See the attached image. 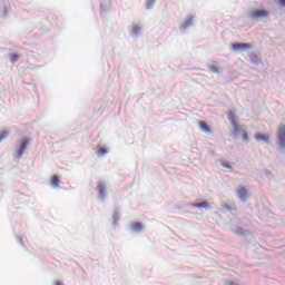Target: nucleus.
<instances>
[{"label":"nucleus","instance_id":"1","mask_svg":"<svg viewBox=\"0 0 285 285\" xmlns=\"http://www.w3.org/2000/svg\"><path fill=\"white\" fill-rule=\"evenodd\" d=\"M28 144H30V139L23 138L21 144H20V148L16 154V157L18 159H21V157H23V153H26V150H28Z\"/></svg>","mask_w":285,"mask_h":285},{"label":"nucleus","instance_id":"19","mask_svg":"<svg viewBox=\"0 0 285 285\" xmlns=\"http://www.w3.org/2000/svg\"><path fill=\"white\" fill-rule=\"evenodd\" d=\"M55 285H63V284H61V282L57 281V282L55 283Z\"/></svg>","mask_w":285,"mask_h":285},{"label":"nucleus","instance_id":"7","mask_svg":"<svg viewBox=\"0 0 285 285\" xmlns=\"http://www.w3.org/2000/svg\"><path fill=\"white\" fill-rule=\"evenodd\" d=\"M256 141H265V144H268L271 139L268 138V134H256L255 135Z\"/></svg>","mask_w":285,"mask_h":285},{"label":"nucleus","instance_id":"9","mask_svg":"<svg viewBox=\"0 0 285 285\" xmlns=\"http://www.w3.org/2000/svg\"><path fill=\"white\" fill-rule=\"evenodd\" d=\"M50 184L53 188H59V184H61V181L59 180V176L53 175L51 177Z\"/></svg>","mask_w":285,"mask_h":285},{"label":"nucleus","instance_id":"4","mask_svg":"<svg viewBox=\"0 0 285 285\" xmlns=\"http://www.w3.org/2000/svg\"><path fill=\"white\" fill-rule=\"evenodd\" d=\"M265 17H268V11L266 10H256L252 13V19H264Z\"/></svg>","mask_w":285,"mask_h":285},{"label":"nucleus","instance_id":"16","mask_svg":"<svg viewBox=\"0 0 285 285\" xmlns=\"http://www.w3.org/2000/svg\"><path fill=\"white\" fill-rule=\"evenodd\" d=\"M223 168H227L228 170H233V166L227 163H222Z\"/></svg>","mask_w":285,"mask_h":285},{"label":"nucleus","instance_id":"15","mask_svg":"<svg viewBox=\"0 0 285 285\" xmlns=\"http://www.w3.org/2000/svg\"><path fill=\"white\" fill-rule=\"evenodd\" d=\"M6 137H8V131L2 130V131L0 132V142L3 141V139H6Z\"/></svg>","mask_w":285,"mask_h":285},{"label":"nucleus","instance_id":"5","mask_svg":"<svg viewBox=\"0 0 285 285\" xmlns=\"http://www.w3.org/2000/svg\"><path fill=\"white\" fill-rule=\"evenodd\" d=\"M237 195H238L239 199H242L244 202L248 197V190H246V187H239L237 189Z\"/></svg>","mask_w":285,"mask_h":285},{"label":"nucleus","instance_id":"11","mask_svg":"<svg viewBox=\"0 0 285 285\" xmlns=\"http://www.w3.org/2000/svg\"><path fill=\"white\" fill-rule=\"evenodd\" d=\"M208 203L204 202V203H198V204H191L193 208H208Z\"/></svg>","mask_w":285,"mask_h":285},{"label":"nucleus","instance_id":"17","mask_svg":"<svg viewBox=\"0 0 285 285\" xmlns=\"http://www.w3.org/2000/svg\"><path fill=\"white\" fill-rule=\"evenodd\" d=\"M242 132L244 141H248V132H246L245 130H242Z\"/></svg>","mask_w":285,"mask_h":285},{"label":"nucleus","instance_id":"13","mask_svg":"<svg viewBox=\"0 0 285 285\" xmlns=\"http://www.w3.org/2000/svg\"><path fill=\"white\" fill-rule=\"evenodd\" d=\"M132 228H134V230H136L137 233H139L140 230H142L144 225H142L141 223H135V224L132 225Z\"/></svg>","mask_w":285,"mask_h":285},{"label":"nucleus","instance_id":"12","mask_svg":"<svg viewBox=\"0 0 285 285\" xmlns=\"http://www.w3.org/2000/svg\"><path fill=\"white\" fill-rule=\"evenodd\" d=\"M97 154H98L100 157H104V155H108V149L105 148V147H99Z\"/></svg>","mask_w":285,"mask_h":285},{"label":"nucleus","instance_id":"6","mask_svg":"<svg viewBox=\"0 0 285 285\" xmlns=\"http://www.w3.org/2000/svg\"><path fill=\"white\" fill-rule=\"evenodd\" d=\"M233 50H250L249 43H234L232 46Z\"/></svg>","mask_w":285,"mask_h":285},{"label":"nucleus","instance_id":"14","mask_svg":"<svg viewBox=\"0 0 285 285\" xmlns=\"http://www.w3.org/2000/svg\"><path fill=\"white\" fill-rule=\"evenodd\" d=\"M9 59L12 61V63H16V61H19V56H17V53H11Z\"/></svg>","mask_w":285,"mask_h":285},{"label":"nucleus","instance_id":"8","mask_svg":"<svg viewBox=\"0 0 285 285\" xmlns=\"http://www.w3.org/2000/svg\"><path fill=\"white\" fill-rule=\"evenodd\" d=\"M98 191L100 199H104V197H106V185L101 181L98 183Z\"/></svg>","mask_w":285,"mask_h":285},{"label":"nucleus","instance_id":"10","mask_svg":"<svg viewBox=\"0 0 285 285\" xmlns=\"http://www.w3.org/2000/svg\"><path fill=\"white\" fill-rule=\"evenodd\" d=\"M199 128L204 130V132H210V127L206 124V121H199Z\"/></svg>","mask_w":285,"mask_h":285},{"label":"nucleus","instance_id":"2","mask_svg":"<svg viewBox=\"0 0 285 285\" xmlns=\"http://www.w3.org/2000/svg\"><path fill=\"white\" fill-rule=\"evenodd\" d=\"M227 117L234 128V132H239V124H237L235 111L233 110L228 111Z\"/></svg>","mask_w":285,"mask_h":285},{"label":"nucleus","instance_id":"18","mask_svg":"<svg viewBox=\"0 0 285 285\" xmlns=\"http://www.w3.org/2000/svg\"><path fill=\"white\" fill-rule=\"evenodd\" d=\"M281 6H285V0H279Z\"/></svg>","mask_w":285,"mask_h":285},{"label":"nucleus","instance_id":"3","mask_svg":"<svg viewBox=\"0 0 285 285\" xmlns=\"http://www.w3.org/2000/svg\"><path fill=\"white\" fill-rule=\"evenodd\" d=\"M278 141L281 148H285V126L281 125L278 128Z\"/></svg>","mask_w":285,"mask_h":285}]
</instances>
